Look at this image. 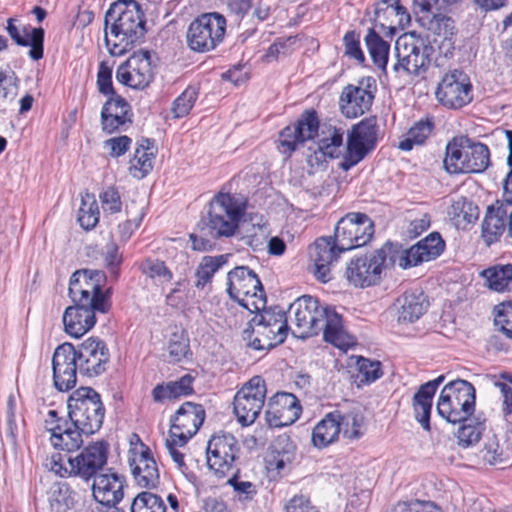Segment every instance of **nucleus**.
I'll use <instances>...</instances> for the list:
<instances>
[{"instance_id":"9","label":"nucleus","mask_w":512,"mask_h":512,"mask_svg":"<svg viewBox=\"0 0 512 512\" xmlns=\"http://www.w3.org/2000/svg\"><path fill=\"white\" fill-rule=\"evenodd\" d=\"M105 282L106 276L100 270H77L70 277L69 296L74 304L93 305L100 313H106L110 302L108 296L102 292Z\"/></svg>"},{"instance_id":"31","label":"nucleus","mask_w":512,"mask_h":512,"mask_svg":"<svg viewBox=\"0 0 512 512\" xmlns=\"http://www.w3.org/2000/svg\"><path fill=\"white\" fill-rule=\"evenodd\" d=\"M97 312L93 305L74 304L67 307L63 314L65 332L74 338L82 337L94 327Z\"/></svg>"},{"instance_id":"56","label":"nucleus","mask_w":512,"mask_h":512,"mask_svg":"<svg viewBox=\"0 0 512 512\" xmlns=\"http://www.w3.org/2000/svg\"><path fill=\"white\" fill-rule=\"evenodd\" d=\"M237 473L238 471L232 472L233 475L228 479L227 483L233 487L240 501L252 500L257 494L255 484L250 481L240 480Z\"/></svg>"},{"instance_id":"22","label":"nucleus","mask_w":512,"mask_h":512,"mask_svg":"<svg viewBox=\"0 0 512 512\" xmlns=\"http://www.w3.org/2000/svg\"><path fill=\"white\" fill-rule=\"evenodd\" d=\"M53 385L60 392L74 388L77 382V355L71 343L59 345L52 357Z\"/></svg>"},{"instance_id":"38","label":"nucleus","mask_w":512,"mask_h":512,"mask_svg":"<svg viewBox=\"0 0 512 512\" xmlns=\"http://www.w3.org/2000/svg\"><path fill=\"white\" fill-rule=\"evenodd\" d=\"M156 155L154 142L142 139L137 143L133 158L129 161V172L137 179L144 178L153 169Z\"/></svg>"},{"instance_id":"51","label":"nucleus","mask_w":512,"mask_h":512,"mask_svg":"<svg viewBox=\"0 0 512 512\" xmlns=\"http://www.w3.org/2000/svg\"><path fill=\"white\" fill-rule=\"evenodd\" d=\"M131 512H166V506L158 495L142 492L134 498Z\"/></svg>"},{"instance_id":"1","label":"nucleus","mask_w":512,"mask_h":512,"mask_svg":"<svg viewBox=\"0 0 512 512\" xmlns=\"http://www.w3.org/2000/svg\"><path fill=\"white\" fill-rule=\"evenodd\" d=\"M288 317L293 325L292 333L299 338L323 331L324 340L341 350L354 344V339L344 329L342 316L332 307L321 306L312 296L296 299L288 309Z\"/></svg>"},{"instance_id":"17","label":"nucleus","mask_w":512,"mask_h":512,"mask_svg":"<svg viewBox=\"0 0 512 512\" xmlns=\"http://www.w3.org/2000/svg\"><path fill=\"white\" fill-rule=\"evenodd\" d=\"M378 137L377 119L367 117L353 126L347 140V155L341 167L348 170L359 163L371 150L374 149Z\"/></svg>"},{"instance_id":"59","label":"nucleus","mask_w":512,"mask_h":512,"mask_svg":"<svg viewBox=\"0 0 512 512\" xmlns=\"http://www.w3.org/2000/svg\"><path fill=\"white\" fill-rule=\"evenodd\" d=\"M143 206H139L137 211L135 213H132L128 206L126 207V213L130 217L125 222L119 224L118 226V232L120 234V237L122 240H127L134 230L138 228L140 225L143 217H144V210Z\"/></svg>"},{"instance_id":"54","label":"nucleus","mask_w":512,"mask_h":512,"mask_svg":"<svg viewBox=\"0 0 512 512\" xmlns=\"http://www.w3.org/2000/svg\"><path fill=\"white\" fill-rule=\"evenodd\" d=\"M168 353L173 362H179L184 359L189 352V340L183 331H177L171 334L168 341Z\"/></svg>"},{"instance_id":"41","label":"nucleus","mask_w":512,"mask_h":512,"mask_svg":"<svg viewBox=\"0 0 512 512\" xmlns=\"http://www.w3.org/2000/svg\"><path fill=\"white\" fill-rule=\"evenodd\" d=\"M486 286L496 292H503L512 285V264L494 265L481 272Z\"/></svg>"},{"instance_id":"23","label":"nucleus","mask_w":512,"mask_h":512,"mask_svg":"<svg viewBox=\"0 0 512 512\" xmlns=\"http://www.w3.org/2000/svg\"><path fill=\"white\" fill-rule=\"evenodd\" d=\"M45 429L50 433V442L54 448L66 451L65 455L77 451L83 445L82 431L72 428L66 420L58 417L55 410H50L45 419Z\"/></svg>"},{"instance_id":"55","label":"nucleus","mask_w":512,"mask_h":512,"mask_svg":"<svg viewBox=\"0 0 512 512\" xmlns=\"http://www.w3.org/2000/svg\"><path fill=\"white\" fill-rule=\"evenodd\" d=\"M494 323L500 331L512 339V302H503L495 306Z\"/></svg>"},{"instance_id":"37","label":"nucleus","mask_w":512,"mask_h":512,"mask_svg":"<svg viewBox=\"0 0 512 512\" xmlns=\"http://www.w3.org/2000/svg\"><path fill=\"white\" fill-rule=\"evenodd\" d=\"M507 216L508 211L502 203L488 207L482 222V237L487 245L500 239L506 229Z\"/></svg>"},{"instance_id":"4","label":"nucleus","mask_w":512,"mask_h":512,"mask_svg":"<svg viewBox=\"0 0 512 512\" xmlns=\"http://www.w3.org/2000/svg\"><path fill=\"white\" fill-rule=\"evenodd\" d=\"M489 164L488 147L467 136L454 137L446 146L444 167L450 174L482 173Z\"/></svg>"},{"instance_id":"24","label":"nucleus","mask_w":512,"mask_h":512,"mask_svg":"<svg viewBox=\"0 0 512 512\" xmlns=\"http://www.w3.org/2000/svg\"><path fill=\"white\" fill-rule=\"evenodd\" d=\"M344 251L339 250L336 237H321L309 248L310 260L313 263V274L317 280L327 283L332 279L331 267Z\"/></svg>"},{"instance_id":"16","label":"nucleus","mask_w":512,"mask_h":512,"mask_svg":"<svg viewBox=\"0 0 512 512\" xmlns=\"http://www.w3.org/2000/svg\"><path fill=\"white\" fill-rule=\"evenodd\" d=\"M240 446L230 433L215 434L208 441L207 465L217 478L232 473L238 459Z\"/></svg>"},{"instance_id":"21","label":"nucleus","mask_w":512,"mask_h":512,"mask_svg":"<svg viewBox=\"0 0 512 512\" xmlns=\"http://www.w3.org/2000/svg\"><path fill=\"white\" fill-rule=\"evenodd\" d=\"M79 373L87 377H95L106 371L110 353L104 341L89 337L75 347Z\"/></svg>"},{"instance_id":"33","label":"nucleus","mask_w":512,"mask_h":512,"mask_svg":"<svg viewBox=\"0 0 512 512\" xmlns=\"http://www.w3.org/2000/svg\"><path fill=\"white\" fill-rule=\"evenodd\" d=\"M7 32L9 36L19 46H30L29 57L35 61L40 60L44 53V29L23 27L22 31L14 24V20L10 18L7 21Z\"/></svg>"},{"instance_id":"19","label":"nucleus","mask_w":512,"mask_h":512,"mask_svg":"<svg viewBox=\"0 0 512 512\" xmlns=\"http://www.w3.org/2000/svg\"><path fill=\"white\" fill-rule=\"evenodd\" d=\"M435 96L446 108L459 109L472 101V85L469 77L460 70L446 73L438 83Z\"/></svg>"},{"instance_id":"64","label":"nucleus","mask_w":512,"mask_h":512,"mask_svg":"<svg viewBox=\"0 0 512 512\" xmlns=\"http://www.w3.org/2000/svg\"><path fill=\"white\" fill-rule=\"evenodd\" d=\"M357 368L366 382H373L382 375L379 361H371L369 359L359 357L357 360Z\"/></svg>"},{"instance_id":"34","label":"nucleus","mask_w":512,"mask_h":512,"mask_svg":"<svg viewBox=\"0 0 512 512\" xmlns=\"http://www.w3.org/2000/svg\"><path fill=\"white\" fill-rule=\"evenodd\" d=\"M444 380L441 375L434 380L422 384L413 397V409L416 420L421 424L423 429L430 430V414L432 409V399L436 393L438 386Z\"/></svg>"},{"instance_id":"28","label":"nucleus","mask_w":512,"mask_h":512,"mask_svg":"<svg viewBox=\"0 0 512 512\" xmlns=\"http://www.w3.org/2000/svg\"><path fill=\"white\" fill-rule=\"evenodd\" d=\"M301 408L297 398L290 393H276L268 402L266 420L270 426L283 427L294 423Z\"/></svg>"},{"instance_id":"26","label":"nucleus","mask_w":512,"mask_h":512,"mask_svg":"<svg viewBox=\"0 0 512 512\" xmlns=\"http://www.w3.org/2000/svg\"><path fill=\"white\" fill-rule=\"evenodd\" d=\"M445 242L438 233H431L411 248L396 255L398 265L406 269L436 259L444 251Z\"/></svg>"},{"instance_id":"49","label":"nucleus","mask_w":512,"mask_h":512,"mask_svg":"<svg viewBox=\"0 0 512 512\" xmlns=\"http://www.w3.org/2000/svg\"><path fill=\"white\" fill-rule=\"evenodd\" d=\"M343 135L342 129L329 128L327 135L318 142V152L324 157H338L343 144Z\"/></svg>"},{"instance_id":"10","label":"nucleus","mask_w":512,"mask_h":512,"mask_svg":"<svg viewBox=\"0 0 512 512\" xmlns=\"http://www.w3.org/2000/svg\"><path fill=\"white\" fill-rule=\"evenodd\" d=\"M397 63L394 70H403L408 75L424 73L431 62L433 47L415 32L404 33L395 43Z\"/></svg>"},{"instance_id":"60","label":"nucleus","mask_w":512,"mask_h":512,"mask_svg":"<svg viewBox=\"0 0 512 512\" xmlns=\"http://www.w3.org/2000/svg\"><path fill=\"white\" fill-rule=\"evenodd\" d=\"M484 450V459L491 465L501 464L507 460V454L495 436L487 440Z\"/></svg>"},{"instance_id":"48","label":"nucleus","mask_w":512,"mask_h":512,"mask_svg":"<svg viewBox=\"0 0 512 512\" xmlns=\"http://www.w3.org/2000/svg\"><path fill=\"white\" fill-rule=\"evenodd\" d=\"M227 261V255L205 256L196 270V287L203 288Z\"/></svg>"},{"instance_id":"13","label":"nucleus","mask_w":512,"mask_h":512,"mask_svg":"<svg viewBox=\"0 0 512 512\" xmlns=\"http://www.w3.org/2000/svg\"><path fill=\"white\" fill-rule=\"evenodd\" d=\"M226 19L219 13H205L193 20L187 30V43L196 52H207L223 41Z\"/></svg>"},{"instance_id":"27","label":"nucleus","mask_w":512,"mask_h":512,"mask_svg":"<svg viewBox=\"0 0 512 512\" xmlns=\"http://www.w3.org/2000/svg\"><path fill=\"white\" fill-rule=\"evenodd\" d=\"M319 122L315 112H306L293 125L285 127L279 134V148L282 153L290 154L297 145L312 139L318 131Z\"/></svg>"},{"instance_id":"32","label":"nucleus","mask_w":512,"mask_h":512,"mask_svg":"<svg viewBox=\"0 0 512 512\" xmlns=\"http://www.w3.org/2000/svg\"><path fill=\"white\" fill-rule=\"evenodd\" d=\"M131 122L130 106L119 96L109 98L101 111V125L108 134L121 130Z\"/></svg>"},{"instance_id":"45","label":"nucleus","mask_w":512,"mask_h":512,"mask_svg":"<svg viewBox=\"0 0 512 512\" xmlns=\"http://www.w3.org/2000/svg\"><path fill=\"white\" fill-rule=\"evenodd\" d=\"M140 269L156 285H166L173 279L172 271L159 259L148 258L144 260L140 265Z\"/></svg>"},{"instance_id":"35","label":"nucleus","mask_w":512,"mask_h":512,"mask_svg":"<svg viewBox=\"0 0 512 512\" xmlns=\"http://www.w3.org/2000/svg\"><path fill=\"white\" fill-rule=\"evenodd\" d=\"M411 17L402 5L396 7H376L374 25L384 34L393 35L397 29L410 24Z\"/></svg>"},{"instance_id":"40","label":"nucleus","mask_w":512,"mask_h":512,"mask_svg":"<svg viewBox=\"0 0 512 512\" xmlns=\"http://www.w3.org/2000/svg\"><path fill=\"white\" fill-rule=\"evenodd\" d=\"M397 302L399 305L398 321L402 323L415 322L426 312L428 307L423 293H405Z\"/></svg>"},{"instance_id":"7","label":"nucleus","mask_w":512,"mask_h":512,"mask_svg":"<svg viewBox=\"0 0 512 512\" xmlns=\"http://www.w3.org/2000/svg\"><path fill=\"white\" fill-rule=\"evenodd\" d=\"M397 262L393 246L386 243L374 252L352 259L346 267L345 277L356 288H365L380 282L383 271Z\"/></svg>"},{"instance_id":"44","label":"nucleus","mask_w":512,"mask_h":512,"mask_svg":"<svg viewBox=\"0 0 512 512\" xmlns=\"http://www.w3.org/2000/svg\"><path fill=\"white\" fill-rule=\"evenodd\" d=\"M77 220L85 230H90L97 225L99 208L94 194L86 192L81 196Z\"/></svg>"},{"instance_id":"47","label":"nucleus","mask_w":512,"mask_h":512,"mask_svg":"<svg viewBox=\"0 0 512 512\" xmlns=\"http://www.w3.org/2000/svg\"><path fill=\"white\" fill-rule=\"evenodd\" d=\"M448 214L457 225L471 223L478 218V207L466 198L458 197L452 201Z\"/></svg>"},{"instance_id":"2","label":"nucleus","mask_w":512,"mask_h":512,"mask_svg":"<svg viewBox=\"0 0 512 512\" xmlns=\"http://www.w3.org/2000/svg\"><path fill=\"white\" fill-rule=\"evenodd\" d=\"M105 44L112 56H122L139 44L145 34V19L135 0L114 2L105 14Z\"/></svg>"},{"instance_id":"6","label":"nucleus","mask_w":512,"mask_h":512,"mask_svg":"<svg viewBox=\"0 0 512 512\" xmlns=\"http://www.w3.org/2000/svg\"><path fill=\"white\" fill-rule=\"evenodd\" d=\"M71 424L85 435L98 431L104 419V407L100 395L90 387L76 389L67 401Z\"/></svg>"},{"instance_id":"3","label":"nucleus","mask_w":512,"mask_h":512,"mask_svg":"<svg viewBox=\"0 0 512 512\" xmlns=\"http://www.w3.org/2000/svg\"><path fill=\"white\" fill-rule=\"evenodd\" d=\"M108 446L95 442L76 456L53 453L46 459V467L60 477L78 476L84 480L96 477L107 462Z\"/></svg>"},{"instance_id":"63","label":"nucleus","mask_w":512,"mask_h":512,"mask_svg":"<svg viewBox=\"0 0 512 512\" xmlns=\"http://www.w3.org/2000/svg\"><path fill=\"white\" fill-rule=\"evenodd\" d=\"M97 87L101 94L114 95V88L112 85V68L107 62L102 61L98 67L97 73Z\"/></svg>"},{"instance_id":"11","label":"nucleus","mask_w":512,"mask_h":512,"mask_svg":"<svg viewBox=\"0 0 512 512\" xmlns=\"http://www.w3.org/2000/svg\"><path fill=\"white\" fill-rule=\"evenodd\" d=\"M250 320L249 346L255 350H266L284 342L287 331V316L282 311L262 309Z\"/></svg>"},{"instance_id":"5","label":"nucleus","mask_w":512,"mask_h":512,"mask_svg":"<svg viewBox=\"0 0 512 512\" xmlns=\"http://www.w3.org/2000/svg\"><path fill=\"white\" fill-rule=\"evenodd\" d=\"M475 388L462 379L447 383L441 390L436 410L438 415L449 423H462L475 409Z\"/></svg>"},{"instance_id":"25","label":"nucleus","mask_w":512,"mask_h":512,"mask_svg":"<svg viewBox=\"0 0 512 512\" xmlns=\"http://www.w3.org/2000/svg\"><path fill=\"white\" fill-rule=\"evenodd\" d=\"M205 419V410L200 404L183 403L176 411L169 430L170 437H177L179 443H187L199 430Z\"/></svg>"},{"instance_id":"52","label":"nucleus","mask_w":512,"mask_h":512,"mask_svg":"<svg viewBox=\"0 0 512 512\" xmlns=\"http://www.w3.org/2000/svg\"><path fill=\"white\" fill-rule=\"evenodd\" d=\"M50 507L54 512H67L73 505L71 491L65 484H56L50 491Z\"/></svg>"},{"instance_id":"46","label":"nucleus","mask_w":512,"mask_h":512,"mask_svg":"<svg viewBox=\"0 0 512 512\" xmlns=\"http://www.w3.org/2000/svg\"><path fill=\"white\" fill-rule=\"evenodd\" d=\"M433 129L430 120H420L415 123L407 132L405 139L401 140L398 148L403 151H410L414 145H421L429 137Z\"/></svg>"},{"instance_id":"15","label":"nucleus","mask_w":512,"mask_h":512,"mask_svg":"<svg viewBox=\"0 0 512 512\" xmlns=\"http://www.w3.org/2000/svg\"><path fill=\"white\" fill-rule=\"evenodd\" d=\"M374 234L373 221L363 213H348L335 227L340 251H349L366 245Z\"/></svg>"},{"instance_id":"18","label":"nucleus","mask_w":512,"mask_h":512,"mask_svg":"<svg viewBox=\"0 0 512 512\" xmlns=\"http://www.w3.org/2000/svg\"><path fill=\"white\" fill-rule=\"evenodd\" d=\"M376 91V81L372 77H363L356 84L345 86L339 98L341 113L349 119L363 115L370 109Z\"/></svg>"},{"instance_id":"30","label":"nucleus","mask_w":512,"mask_h":512,"mask_svg":"<svg viewBox=\"0 0 512 512\" xmlns=\"http://www.w3.org/2000/svg\"><path fill=\"white\" fill-rule=\"evenodd\" d=\"M124 477L111 472L99 473L94 477L92 493L101 505L111 508L123 498Z\"/></svg>"},{"instance_id":"62","label":"nucleus","mask_w":512,"mask_h":512,"mask_svg":"<svg viewBox=\"0 0 512 512\" xmlns=\"http://www.w3.org/2000/svg\"><path fill=\"white\" fill-rule=\"evenodd\" d=\"M495 386L499 388L502 396V417L512 427V386L504 382H495Z\"/></svg>"},{"instance_id":"8","label":"nucleus","mask_w":512,"mask_h":512,"mask_svg":"<svg viewBox=\"0 0 512 512\" xmlns=\"http://www.w3.org/2000/svg\"><path fill=\"white\" fill-rule=\"evenodd\" d=\"M246 210L245 203L230 193L219 192L209 204L207 233L213 238L231 237Z\"/></svg>"},{"instance_id":"20","label":"nucleus","mask_w":512,"mask_h":512,"mask_svg":"<svg viewBox=\"0 0 512 512\" xmlns=\"http://www.w3.org/2000/svg\"><path fill=\"white\" fill-rule=\"evenodd\" d=\"M154 69L150 52L140 50L118 66L116 80L133 89H144L153 81Z\"/></svg>"},{"instance_id":"14","label":"nucleus","mask_w":512,"mask_h":512,"mask_svg":"<svg viewBox=\"0 0 512 512\" xmlns=\"http://www.w3.org/2000/svg\"><path fill=\"white\" fill-rule=\"evenodd\" d=\"M266 383L261 376L247 381L234 396V413L242 426L253 424L262 411L266 399Z\"/></svg>"},{"instance_id":"58","label":"nucleus","mask_w":512,"mask_h":512,"mask_svg":"<svg viewBox=\"0 0 512 512\" xmlns=\"http://www.w3.org/2000/svg\"><path fill=\"white\" fill-rule=\"evenodd\" d=\"M17 94V77L9 68L0 70V98L13 99Z\"/></svg>"},{"instance_id":"42","label":"nucleus","mask_w":512,"mask_h":512,"mask_svg":"<svg viewBox=\"0 0 512 512\" xmlns=\"http://www.w3.org/2000/svg\"><path fill=\"white\" fill-rule=\"evenodd\" d=\"M379 28L375 26L368 30L365 36V44L372 58L373 63L382 70H385L388 63L389 44L379 35Z\"/></svg>"},{"instance_id":"50","label":"nucleus","mask_w":512,"mask_h":512,"mask_svg":"<svg viewBox=\"0 0 512 512\" xmlns=\"http://www.w3.org/2000/svg\"><path fill=\"white\" fill-rule=\"evenodd\" d=\"M460 2L461 0H413V6L418 16H426L450 11Z\"/></svg>"},{"instance_id":"43","label":"nucleus","mask_w":512,"mask_h":512,"mask_svg":"<svg viewBox=\"0 0 512 512\" xmlns=\"http://www.w3.org/2000/svg\"><path fill=\"white\" fill-rule=\"evenodd\" d=\"M338 420L343 436L349 440H358L364 435L365 420L360 412L351 411L342 414L338 411Z\"/></svg>"},{"instance_id":"53","label":"nucleus","mask_w":512,"mask_h":512,"mask_svg":"<svg viewBox=\"0 0 512 512\" xmlns=\"http://www.w3.org/2000/svg\"><path fill=\"white\" fill-rule=\"evenodd\" d=\"M198 98V91L194 87L186 88L172 103V114L175 118H182L189 114Z\"/></svg>"},{"instance_id":"36","label":"nucleus","mask_w":512,"mask_h":512,"mask_svg":"<svg viewBox=\"0 0 512 512\" xmlns=\"http://www.w3.org/2000/svg\"><path fill=\"white\" fill-rule=\"evenodd\" d=\"M421 26L432 32L434 35L443 37L440 49L445 48L447 56L454 49L453 36L455 34V23L452 18L444 13L435 15L419 16Z\"/></svg>"},{"instance_id":"57","label":"nucleus","mask_w":512,"mask_h":512,"mask_svg":"<svg viewBox=\"0 0 512 512\" xmlns=\"http://www.w3.org/2000/svg\"><path fill=\"white\" fill-rule=\"evenodd\" d=\"M482 434V427L479 423L464 424L457 432V439L460 446L466 448L470 445L476 444Z\"/></svg>"},{"instance_id":"12","label":"nucleus","mask_w":512,"mask_h":512,"mask_svg":"<svg viewBox=\"0 0 512 512\" xmlns=\"http://www.w3.org/2000/svg\"><path fill=\"white\" fill-rule=\"evenodd\" d=\"M227 292L250 312H258L266 307V295L261 281L248 267H236L228 273Z\"/></svg>"},{"instance_id":"61","label":"nucleus","mask_w":512,"mask_h":512,"mask_svg":"<svg viewBox=\"0 0 512 512\" xmlns=\"http://www.w3.org/2000/svg\"><path fill=\"white\" fill-rule=\"evenodd\" d=\"M292 460H293V454L289 450H286L282 453H280V452L272 453L267 459V469L270 472H276L277 474H282L286 471L288 466L291 464Z\"/></svg>"},{"instance_id":"39","label":"nucleus","mask_w":512,"mask_h":512,"mask_svg":"<svg viewBox=\"0 0 512 512\" xmlns=\"http://www.w3.org/2000/svg\"><path fill=\"white\" fill-rule=\"evenodd\" d=\"M341 433L338 411L328 413L312 430V443L318 449H323L336 442Z\"/></svg>"},{"instance_id":"29","label":"nucleus","mask_w":512,"mask_h":512,"mask_svg":"<svg viewBox=\"0 0 512 512\" xmlns=\"http://www.w3.org/2000/svg\"><path fill=\"white\" fill-rule=\"evenodd\" d=\"M129 466L138 486L148 489L158 486L159 469L149 448L142 446L141 451L133 452L132 457L129 458Z\"/></svg>"}]
</instances>
